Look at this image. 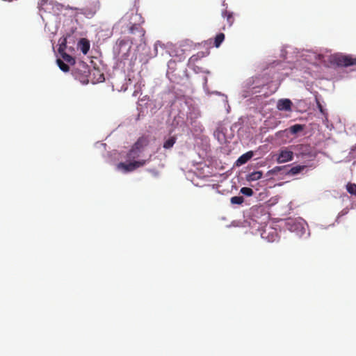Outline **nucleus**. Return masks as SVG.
Segmentation results:
<instances>
[{
	"instance_id": "obj_24",
	"label": "nucleus",
	"mask_w": 356,
	"mask_h": 356,
	"mask_svg": "<svg viewBox=\"0 0 356 356\" xmlns=\"http://www.w3.org/2000/svg\"><path fill=\"white\" fill-rule=\"evenodd\" d=\"M129 42H130V41L129 40V38L127 40H125V39L118 40V44L119 45V47H122V46L126 45Z\"/></svg>"
},
{
	"instance_id": "obj_11",
	"label": "nucleus",
	"mask_w": 356,
	"mask_h": 356,
	"mask_svg": "<svg viewBox=\"0 0 356 356\" xmlns=\"http://www.w3.org/2000/svg\"><path fill=\"white\" fill-rule=\"evenodd\" d=\"M305 168V165H296L292 167L289 171L288 172V175H296L298 173L301 172Z\"/></svg>"
},
{
	"instance_id": "obj_9",
	"label": "nucleus",
	"mask_w": 356,
	"mask_h": 356,
	"mask_svg": "<svg viewBox=\"0 0 356 356\" xmlns=\"http://www.w3.org/2000/svg\"><path fill=\"white\" fill-rule=\"evenodd\" d=\"M79 47L81 51L83 54H87L89 49H90V42L86 38H82L80 40L79 42Z\"/></svg>"
},
{
	"instance_id": "obj_8",
	"label": "nucleus",
	"mask_w": 356,
	"mask_h": 356,
	"mask_svg": "<svg viewBox=\"0 0 356 356\" xmlns=\"http://www.w3.org/2000/svg\"><path fill=\"white\" fill-rule=\"evenodd\" d=\"M254 154L252 151H249L241 155L236 161L237 165H241L246 163L250 159H252Z\"/></svg>"
},
{
	"instance_id": "obj_29",
	"label": "nucleus",
	"mask_w": 356,
	"mask_h": 356,
	"mask_svg": "<svg viewBox=\"0 0 356 356\" xmlns=\"http://www.w3.org/2000/svg\"><path fill=\"white\" fill-rule=\"evenodd\" d=\"M265 234H266V231H264V232L261 234L262 238H266L267 237Z\"/></svg>"
},
{
	"instance_id": "obj_27",
	"label": "nucleus",
	"mask_w": 356,
	"mask_h": 356,
	"mask_svg": "<svg viewBox=\"0 0 356 356\" xmlns=\"http://www.w3.org/2000/svg\"><path fill=\"white\" fill-rule=\"evenodd\" d=\"M158 44H159V42H156V43L154 44V50H155L156 51H157V46H158Z\"/></svg>"
},
{
	"instance_id": "obj_14",
	"label": "nucleus",
	"mask_w": 356,
	"mask_h": 356,
	"mask_svg": "<svg viewBox=\"0 0 356 356\" xmlns=\"http://www.w3.org/2000/svg\"><path fill=\"white\" fill-rule=\"evenodd\" d=\"M64 61L67 62L70 65H74L75 63L74 58L70 55L67 54L65 51L59 53Z\"/></svg>"
},
{
	"instance_id": "obj_20",
	"label": "nucleus",
	"mask_w": 356,
	"mask_h": 356,
	"mask_svg": "<svg viewBox=\"0 0 356 356\" xmlns=\"http://www.w3.org/2000/svg\"><path fill=\"white\" fill-rule=\"evenodd\" d=\"M243 201L244 198L243 196H234L230 200L231 203L233 204H241Z\"/></svg>"
},
{
	"instance_id": "obj_18",
	"label": "nucleus",
	"mask_w": 356,
	"mask_h": 356,
	"mask_svg": "<svg viewBox=\"0 0 356 356\" xmlns=\"http://www.w3.org/2000/svg\"><path fill=\"white\" fill-rule=\"evenodd\" d=\"M56 62H57L58 67H60V69L62 71H63L65 72H67L69 71V70H70L69 65L65 63V62L63 60L58 58Z\"/></svg>"
},
{
	"instance_id": "obj_7",
	"label": "nucleus",
	"mask_w": 356,
	"mask_h": 356,
	"mask_svg": "<svg viewBox=\"0 0 356 356\" xmlns=\"http://www.w3.org/2000/svg\"><path fill=\"white\" fill-rule=\"evenodd\" d=\"M292 103L289 99H280L277 103V108L280 111H290Z\"/></svg>"
},
{
	"instance_id": "obj_22",
	"label": "nucleus",
	"mask_w": 356,
	"mask_h": 356,
	"mask_svg": "<svg viewBox=\"0 0 356 356\" xmlns=\"http://www.w3.org/2000/svg\"><path fill=\"white\" fill-rule=\"evenodd\" d=\"M316 105H317V107L319 110V111L321 112V113H322L323 115H326V111L325 109H324V108L323 107L322 104H321L320 101L318 100V99L317 97H316Z\"/></svg>"
},
{
	"instance_id": "obj_10",
	"label": "nucleus",
	"mask_w": 356,
	"mask_h": 356,
	"mask_svg": "<svg viewBox=\"0 0 356 356\" xmlns=\"http://www.w3.org/2000/svg\"><path fill=\"white\" fill-rule=\"evenodd\" d=\"M140 151L135 149V147L132 146L130 150L128 152L127 154V157L129 159H135L138 157H139Z\"/></svg>"
},
{
	"instance_id": "obj_28",
	"label": "nucleus",
	"mask_w": 356,
	"mask_h": 356,
	"mask_svg": "<svg viewBox=\"0 0 356 356\" xmlns=\"http://www.w3.org/2000/svg\"><path fill=\"white\" fill-rule=\"evenodd\" d=\"M104 79V75L101 74L100 78L99 79V81H102Z\"/></svg>"
},
{
	"instance_id": "obj_2",
	"label": "nucleus",
	"mask_w": 356,
	"mask_h": 356,
	"mask_svg": "<svg viewBox=\"0 0 356 356\" xmlns=\"http://www.w3.org/2000/svg\"><path fill=\"white\" fill-rule=\"evenodd\" d=\"M128 34L131 36L129 37L131 44H141L145 42V31L138 24H134L128 29Z\"/></svg>"
},
{
	"instance_id": "obj_4",
	"label": "nucleus",
	"mask_w": 356,
	"mask_h": 356,
	"mask_svg": "<svg viewBox=\"0 0 356 356\" xmlns=\"http://www.w3.org/2000/svg\"><path fill=\"white\" fill-rule=\"evenodd\" d=\"M146 163V160L134 161L129 163L120 162L118 164V168L122 170L124 172H128L135 170L139 167L143 166Z\"/></svg>"
},
{
	"instance_id": "obj_15",
	"label": "nucleus",
	"mask_w": 356,
	"mask_h": 356,
	"mask_svg": "<svg viewBox=\"0 0 356 356\" xmlns=\"http://www.w3.org/2000/svg\"><path fill=\"white\" fill-rule=\"evenodd\" d=\"M176 142V137L175 136H171L169 138H168L163 143V147L165 149H170L173 147Z\"/></svg>"
},
{
	"instance_id": "obj_1",
	"label": "nucleus",
	"mask_w": 356,
	"mask_h": 356,
	"mask_svg": "<svg viewBox=\"0 0 356 356\" xmlns=\"http://www.w3.org/2000/svg\"><path fill=\"white\" fill-rule=\"evenodd\" d=\"M330 62L339 67H350L356 65V58L350 55L334 54L330 56Z\"/></svg>"
},
{
	"instance_id": "obj_30",
	"label": "nucleus",
	"mask_w": 356,
	"mask_h": 356,
	"mask_svg": "<svg viewBox=\"0 0 356 356\" xmlns=\"http://www.w3.org/2000/svg\"><path fill=\"white\" fill-rule=\"evenodd\" d=\"M96 11H97V9H95V10H94L93 14H95V13H96Z\"/></svg>"
},
{
	"instance_id": "obj_31",
	"label": "nucleus",
	"mask_w": 356,
	"mask_h": 356,
	"mask_svg": "<svg viewBox=\"0 0 356 356\" xmlns=\"http://www.w3.org/2000/svg\"><path fill=\"white\" fill-rule=\"evenodd\" d=\"M98 4H99V3H98ZM99 5L97 6V9H99Z\"/></svg>"
},
{
	"instance_id": "obj_19",
	"label": "nucleus",
	"mask_w": 356,
	"mask_h": 356,
	"mask_svg": "<svg viewBox=\"0 0 356 356\" xmlns=\"http://www.w3.org/2000/svg\"><path fill=\"white\" fill-rule=\"evenodd\" d=\"M303 129H304V126L302 124H294L289 128L290 132L293 134H296L302 131Z\"/></svg>"
},
{
	"instance_id": "obj_23",
	"label": "nucleus",
	"mask_w": 356,
	"mask_h": 356,
	"mask_svg": "<svg viewBox=\"0 0 356 356\" xmlns=\"http://www.w3.org/2000/svg\"><path fill=\"white\" fill-rule=\"evenodd\" d=\"M65 49H66V39L64 38L63 40L59 44L58 51L59 53H62L63 51H65Z\"/></svg>"
},
{
	"instance_id": "obj_12",
	"label": "nucleus",
	"mask_w": 356,
	"mask_h": 356,
	"mask_svg": "<svg viewBox=\"0 0 356 356\" xmlns=\"http://www.w3.org/2000/svg\"><path fill=\"white\" fill-rule=\"evenodd\" d=\"M262 175L261 171H254L249 174L247 179L248 181H257L261 178Z\"/></svg>"
},
{
	"instance_id": "obj_3",
	"label": "nucleus",
	"mask_w": 356,
	"mask_h": 356,
	"mask_svg": "<svg viewBox=\"0 0 356 356\" xmlns=\"http://www.w3.org/2000/svg\"><path fill=\"white\" fill-rule=\"evenodd\" d=\"M296 152L297 156H314L312 148L307 144H299L291 147Z\"/></svg>"
},
{
	"instance_id": "obj_26",
	"label": "nucleus",
	"mask_w": 356,
	"mask_h": 356,
	"mask_svg": "<svg viewBox=\"0 0 356 356\" xmlns=\"http://www.w3.org/2000/svg\"><path fill=\"white\" fill-rule=\"evenodd\" d=\"M283 167L282 166H276L275 168H274V171H280L282 169Z\"/></svg>"
},
{
	"instance_id": "obj_6",
	"label": "nucleus",
	"mask_w": 356,
	"mask_h": 356,
	"mask_svg": "<svg viewBox=\"0 0 356 356\" xmlns=\"http://www.w3.org/2000/svg\"><path fill=\"white\" fill-rule=\"evenodd\" d=\"M149 144V138L147 136H141L140 137L137 141L134 144V147H135V149H137L142 152L143 149L147 146Z\"/></svg>"
},
{
	"instance_id": "obj_16",
	"label": "nucleus",
	"mask_w": 356,
	"mask_h": 356,
	"mask_svg": "<svg viewBox=\"0 0 356 356\" xmlns=\"http://www.w3.org/2000/svg\"><path fill=\"white\" fill-rule=\"evenodd\" d=\"M225 39V34L222 33H220L216 35L214 40V45L216 47H219L221 43L223 42Z\"/></svg>"
},
{
	"instance_id": "obj_25",
	"label": "nucleus",
	"mask_w": 356,
	"mask_h": 356,
	"mask_svg": "<svg viewBox=\"0 0 356 356\" xmlns=\"http://www.w3.org/2000/svg\"><path fill=\"white\" fill-rule=\"evenodd\" d=\"M198 59V55H193L191 57L190 60L195 61Z\"/></svg>"
},
{
	"instance_id": "obj_21",
	"label": "nucleus",
	"mask_w": 356,
	"mask_h": 356,
	"mask_svg": "<svg viewBox=\"0 0 356 356\" xmlns=\"http://www.w3.org/2000/svg\"><path fill=\"white\" fill-rule=\"evenodd\" d=\"M240 192L243 195L248 196V197L252 196L253 195V193H254L252 189L250 188H248V187H243V188H241V190H240Z\"/></svg>"
},
{
	"instance_id": "obj_5",
	"label": "nucleus",
	"mask_w": 356,
	"mask_h": 356,
	"mask_svg": "<svg viewBox=\"0 0 356 356\" xmlns=\"http://www.w3.org/2000/svg\"><path fill=\"white\" fill-rule=\"evenodd\" d=\"M293 150H289L286 147L282 148L277 155L276 161L278 163L291 161L293 159Z\"/></svg>"
},
{
	"instance_id": "obj_13",
	"label": "nucleus",
	"mask_w": 356,
	"mask_h": 356,
	"mask_svg": "<svg viewBox=\"0 0 356 356\" xmlns=\"http://www.w3.org/2000/svg\"><path fill=\"white\" fill-rule=\"evenodd\" d=\"M222 17L224 18H226L227 25L228 26H231L233 24L234 18L232 13H229L227 11H225L222 13Z\"/></svg>"
},
{
	"instance_id": "obj_17",
	"label": "nucleus",
	"mask_w": 356,
	"mask_h": 356,
	"mask_svg": "<svg viewBox=\"0 0 356 356\" xmlns=\"http://www.w3.org/2000/svg\"><path fill=\"white\" fill-rule=\"evenodd\" d=\"M347 191L351 195L356 197V184L348 183L346 185Z\"/></svg>"
}]
</instances>
